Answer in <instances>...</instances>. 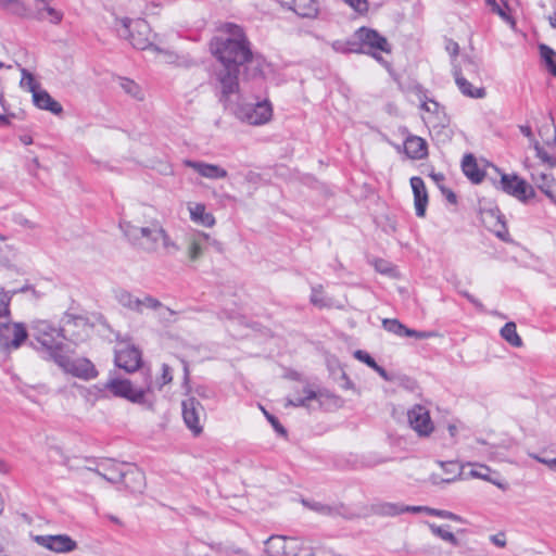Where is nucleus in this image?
<instances>
[{
    "mask_svg": "<svg viewBox=\"0 0 556 556\" xmlns=\"http://www.w3.org/2000/svg\"><path fill=\"white\" fill-rule=\"evenodd\" d=\"M212 54L220 66L215 70L219 100L226 106L231 94L239 92V74L256 78L263 72V59L254 54L243 29L236 24H226L225 33L210 43Z\"/></svg>",
    "mask_w": 556,
    "mask_h": 556,
    "instance_id": "obj_1",
    "label": "nucleus"
},
{
    "mask_svg": "<svg viewBox=\"0 0 556 556\" xmlns=\"http://www.w3.org/2000/svg\"><path fill=\"white\" fill-rule=\"evenodd\" d=\"M61 325V328H55L47 320H37L31 327L36 340L47 350L51 359L54 358L55 352L64 351L65 344L59 341V338L77 343L78 338L74 333H68L70 326L83 327L84 329L88 327L86 318L67 313L62 317Z\"/></svg>",
    "mask_w": 556,
    "mask_h": 556,
    "instance_id": "obj_2",
    "label": "nucleus"
},
{
    "mask_svg": "<svg viewBox=\"0 0 556 556\" xmlns=\"http://www.w3.org/2000/svg\"><path fill=\"white\" fill-rule=\"evenodd\" d=\"M119 227L127 240L136 248L155 253L159 250L163 226L159 220H152L148 226L139 227L129 222L121 223Z\"/></svg>",
    "mask_w": 556,
    "mask_h": 556,
    "instance_id": "obj_3",
    "label": "nucleus"
},
{
    "mask_svg": "<svg viewBox=\"0 0 556 556\" xmlns=\"http://www.w3.org/2000/svg\"><path fill=\"white\" fill-rule=\"evenodd\" d=\"M121 24L122 27L117 29L118 35L128 39L134 48L139 50L151 48L159 53H165L168 59H173V52L163 50L153 43L151 27L144 20H130L125 17L121 20Z\"/></svg>",
    "mask_w": 556,
    "mask_h": 556,
    "instance_id": "obj_4",
    "label": "nucleus"
},
{
    "mask_svg": "<svg viewBox=\"0 0 556 556\" xmlns=\"http://www.w3.org/2000/svg\"><path fill=\"white\" fill-rule=\"evenodd\" d=\"M266 556H315L312 546L281 535H273L265 542Z\"/></svg>",
    "mask_w": 556,
    "mask_h": 556,
    "instance_id": "obj_5",
    "label": "nucleus"
},
{
    "mask_svg": "<svg viewBox=\"0 0 556 556\" xmlns=\"http://www.w3.org/2000/svg\"><path fill=\"white\" fill-rule=\"evenodd\" d=\"M108 389L114 396L123 397L135 404L146 405L152 408L153 404L146 400V394L152 390L151 381L147 383L146 388L136 389L128 379H110L105 383Z\"/></svg>",
    "mask_w": 556,
    "mask_h": 556,
    "instance_id": "obj_6",
    "label": "nucleus"
},
{
    "mask_svg": "<svg viewBox=\"0 0 556 556\" xmlns=\"http://www.w3.org/2000/svg\"><path fill=\"white\" fill-rule=\"evenodd\" d=\"M71 351L65 345L63 352H55L52 359L65 372L81 379H92L97 376L94 365L87 358H72L68 353Z\"/></svg>",
    "mask_w": 556,
    "mask_h": 556,
    "instance_id": "obj_7",
    "label": "nucleus"
},
{
    "mask_svg": "<svg viewBox=\"0 0 556 556\" xmlns=\"http://www.w3.org/2000/svg\"><path fill=\"white\" fill-rule=\"evenodd\" d=\"M236 115L250 125H262L271 118L273 108L267 100L245 103L237 108Z\"/></svg>",
    "mask_w": 556,
    "mask_h": 556,
    "instance_id": "obj_8",
    "label": "nucleus"
},
{
    "mask_svg": "<svg viewBox=\"0 0 556 556\" xmlns=\"http://www.w3.org/2000/svg\"><path fill=\"white\" fill-rule=\"evenodd\" d=\"M356 38H358V40L362 42V48L366 51H369L368 54H370L379 62H382V58L377 53V51L387 53L391 52V46L389 45L387 38L372 28H358L356 30Z\"/></svg>",
    "mask_w": 556,
    "mask_h": 556,
    "instance_id": "obj_9",
    "label": "nucleus"
},
{
    "mask_svg": "<svg viewBox=\"0 0 556 556\" xmlns=\"http://www.w3.org/2000/svg\"><path fill=\"white\" fill-rule=\"evenodd\" d=\"M496 187L522 202L535 195L533 187L517 175L502 174L501 180Z\"/></svg>",
    "mask_w": 556,
    "mask_h": 556,
    "instance_id": "obj_10",
    "label": "nucleus"
},
{
    "mask_svg": "<svg viewBox=\"0 0 556 556\" xmlns=\"http://www.w3.org/2000/svg\"><path fill=\"white\" fill-rule=\"evenodd\" d=\"M463 473V466L457 460H435L429 480L433 484L454 482Z\"/></svg>",
    "mask_w": 556,
    "mask_h": 556,
    "instance_id": "obj_11",
    "label": "nucleus"
},
{
    "mask_svg": "<svg viewBox=\"0 0 556 556\" xmlns=\"http://www.w3.org/2000/svg\"><path fill=\"white\" fill-rule=\"evenodd\" d=\"M182 417L186 426L193 432L199 434L202 432V418L205 417V410L202 404L195 397H189L182 401Z\"/></svg>",
    "mask_w": 556,
    "mask_h": 556,
    "instance_id": "obj_12",
    "label": "nucleus"
},
{
    "mask_svg": "<svg viewBox=\"0 0 556 556\" xmlns=\"http://www.w3.org/2000/svg\"><path fill=\"white\" fill-rule=\"evenodd\" d=\"M34 541L41 547L54 553H70L77 548V542L67 534L35 535Z\"/></svg>",
    "mask_w": 556,
    "mask_h": 556,
    "instance_id": "obj_13",
    "label": "nucleus"
},
{
    "mask_svg": "<svg viewBox=\"0 0 556 556\" xmlns=\"http://www.w3.org/2000/svg\"><path fill=\"white\" fill-rule=\"evenodd\" d=\"M27 330L23 324L4 323L0 325V346L18 349L27 339Z\"/></svg>",
    "mask_w": 556,
    "mask_h": 556,
    "instance_id": "obj_14",
    "label": "nucleus"
},
{
    "mask_svg": "<svg viewBox=\"0 0 556 556\" xmlns=\"http://www.w3.org/2000/svg\"><path fill=\"white\" fill-rule=\"evenodd\" d=\"M407 416L410 427L419 435H429L433 431V424L426 407L419 404L414 405Z\"/></svg>",
    "mask_w": 556,
    "mask_h": 556,
    "instance_id": "obj_15",
    "label": "nucleus"
},
{
    "mask_svg": "<svg viewBox=\"0 0 556 556\" xmlns=\"http://www.w3.org/2000/svg\"><path fill=\"white\" fill-rule=\"evenodd\" d=\"M115 364L127 372L136 371L141 365V353L134 346L119 350L115 354Z\"/></svg>",
    "mask_w": 556,
    "mask_h": 556,
    "instance_id": "obj_16",
    "label": "nucleus"
},
{
    "mask_svg": "<svg viewBox=\"0 0 556 556\" xmlns=\"http://www.w3.org/2000/svg\"><path fill=\"white\" fill-rule=\"evenodd\" d=\"M481 220L498 238L505 239L508 231L504 222V216L501 214L498 208L481 211Z\"/></svg>",
    "mask_w": 556,
    "mask_h": 556,
    "instance_id": "obj_17",
    "label": "nucleus"
},
{
    "mask_svg": "<svg viewBox=\"0 0 556 556\" xmlns=\"http://www.w3.org/2000/svg\"><path fill=\"white\" fill-rule=\"evenodd\" d=\"M410 186L414 193L416 215L418 217H424L426 215L428 204V193L425 182L420 177L415 176L410 178Z\"/></svg>",
    "mask_w": 556,
    "mask_h": 556,
    "instance_id": "obj_18",
    "label": "nucleus"
},
{
    "mask_svg": "<svg viewBox=\"0 0 556 556\" xmlns=\"http://www.w3.org/2000/svg\"><path fill=\"white\" fill-rule=\"evenodd\" d=\"M184 163L187 167L194 169L199 175L208 179L226 178L228 175L225 168L215 164H208L191 160H186Z\"/></svg>",
    "mask_w": 556,
    "mask_h": 556,
    "instance_id": "obj_19",
    "label": "nucleus"
},
{
    "mask_svg": "<svg viewBox=\"0 0 556 556\" xmlns=\"http://www.w3.org/2000/svg\"><path fill=\"white\" fill-rule=\"evenodd\" d=\"M531 179L535 186L553 202L556 204V181L551 174L544 172H533Z\"/></svg>",
    "mask_w": 556,
    "mask_h": 556,
    "instance_id": "obj_20",
    "label": "nucleus"
},
{
    "mask_svg": "<svg viewBox=\"0 0 556 556\" xmlns=\"http://www.w3.org/2000/svg\"><path fill=\"white\" fill-rule=\"evenodd\" d=\"M210 241V235L197 232L189 238L187 254L190 261L195 262L203 255L206 243Z\"/></svg>",
    "mask_w": 556,
    "mask_h": 556,
    "instance_id": "obj_21",
    "label": "nucleus"
},
{
    "mask_svg": "<svg viewBox=\"0 0 556 556\" xmlns=\"http://www.w3.org/2000/svg\"><path fill=\"white\" fill-rule=\"evenodd\" d=\"M404 150L408 157L422 160L427 156V142L417 136H409L404 142Z\"/></svg>",
    "mask_w": 556,
    "mask_h": 556,
    "instance_id": "obj_22",
    "label": "nucleus"
},
{
    "mask_svg": "<svg viewBox=\"0 0 556 556\" xmlns=\"http://www.w3.org/2000/svg\"><path fill=\"white\" fill-rule=\"evenodd\" d=\"M34 104L41 109L50 111L53 114L62 113V105L55 101L46 90L38 89L33 94Z\"/></svg>",
    "mask_w": 556,
    "mask_h": 556,
    "instance_id": "obj_23",
    "label": "nucleus"
},
{
    "mask_svg": "<svg viewBox=\"0 0 556 556\" xmlns=\"http://www.w3.org/2000/svg\"><path fill=\"white\" fill-rule=\"evenodd\" d=\"M469 475L475 478H480V479L486 480V481L493 483L494 485H496L502 491H506L509 488L508 482H506L504 479H502L498 476V473L492 472L490 470V468H488L485 466H480L476 469H471L469 471Z\"/></svg>",
    "mask_w": 556,
    "mask_h": 556,
    "instance_id": "obj_24",
    "label": "nucleus"
},
{
    "mask_svg": "<svg viewBox=\"0 0 556 556\" xmlns=\"http://www.w3.org/2000/svg\"><path fill=\"white\" fill-rule=\"evenodd\" d=\"M462 168L466 177L473 184H479L484 178V173L479 168L472 154H466L464 156Z\"/></svg>",
    "mask_w": 556,
    "mask_h": 556,
    "instance_id": "obj_25",
    "label": "nucleus"
},
{
    "mask_svg": "<svg viewBox=\"0 0 556 556\" xmlns=\"http://www.w3.org/2000/svg\"><path fill=\"white\" fill-rule=\"evenodd\" d=\"M346 462L355 469L372 468L379 464L387 462L384 458H378L375 454H349Z\"/></svg>",
    "mask_w": 556,
    "mask_h": 556,
    "instance_id": "obj_26",
    "label": "nucleus"
},
{
    "mask_svg": "<svg viewBox=\"0 0 556 556\" xmlns=\"http://www.w3.org/2000/svg\"><path fill=\"white\" fill-rule=\"evenodd\" d=\"M454 76L456 85L464 96L475 99H482L485 97V89L483 87H473L465 77L462 76L458 70H455Z\"/></svg>",
    "mask_w": 556,
    "mask_h": 556,
    "instance_id": "obj_27",
    "label": "nucleus"
},
{
    "mask_svg": "<svg viewBox=\"0 0 556 556\" xmlns=\"http://www.w3.org/2000/svg\"><path fill=\"white\" fill-rule=\"evenodd\" d=\"M124 484L132 492H141L144 486V476L138 469H129L126 472H121Z\"/></svg>",
    "mask_w": 556,
    "mask_h": 556,
    "instance_id": "obj_28",
    "label": "nucleus"
},
{
    "mask_svg": "<svg viewBox=\"0 0 556 556\" xmlns=\"http://www.w3.org/2000/svg\"><path fill=\"white\" fill-rule=\"evenodd\" d=\"M190 217L194 223H198L204 227H212L215 224V218L211 213L205 211V205L195 203L189 206Z\"/></svg>",
    "mask_w": 556,
    "mask_h": 556,
    "instance_id": "obj_29",
    "label": "nucleus"
},
{
    "mask_svg": "<svg viewBox=\"0 0 556 556\" xmlns=\"http://www.w3.org/2000/svg\"><path fill=\"white\" fill-rule=\"evenodd\" d=\"M371 511L375 515L382 517H394L403 514V504L390 503V502H378L372 504Z\"/></svg>",
    "mask_w": 556,
    "mask_h": 556,
    "instance_id": "obj_30",
    "label": "nucleus"
},
{
    "mask_svg": "<svg viewBox=\"0 0 556 556\" xmlns=\"http://www.w3.org/2000/svg\"><path fill=\"white\" fill-rule=\"evenodd\" d=\"M117 302L125 308L134 311L136 313H142V303L141 299L134 296L128 291H121L117 294Z\"/></svg>",
    "mask_w": 556,
    "mask_h": 556,
    "instance_id": "obj_31",
    "label": "nucleus"
},
{
    "mask_svg": "<svg viewBox=\"0 0 556 556\" xmlns=\"http://www.w3.org/2000/svg\"><path fill=\"white\" fill-rule=\"evenodd\" d=\"M294 11L303 17H314L318 12L317 0H294Z\"/></svg>",
    "mask_w": 556,
    "mask_h": 556,
    "instance_id": "obj_32",
    "label": "nucleus"
},
{
    "mask_svg": "<svg viewBox=\"0 0 556 556\" xmlns=\"http://www.w3.org/2000/svg\"><path fill=\"white\" fill-rule=\"evenodd\" d=\"M516 324L514 321H508L501 329L502 338L507 341L510 345L515 348H520L522 345V340L517 333Z\"/></svg>",
    "mask_w": 556,
    "mask_h": 556,
    "instance_id": "obj_33",
    "label": "nucleus"
},
{
    "mask_svg": "<svg viewBox=\"0 0 556 556\" xmlns=\"http://www.w3.org/2000/svg\"><path fill=\"white\" fill-rule=\"evenodd\" d=\"M539 49L546 68L551 72L552 75L556 76V52L544 43H541Z\"/></svg>",
    "mask_w": 556,
    "mask_h": 556,
    "instance_id": "obj_34",
    "label": "nucleus"
},
{
    "mask_svg": "<svg viewBox=\"0 0 556 556\" xmlns=\"http://www.w3.org/2000/svg\"><path fill=\"white\" fill-rule=\"evenodd\" d=\"M428 527L431 531V533L440 539H442L445 542H448L450 544L454 546L459 545L458 539L454 535L453 532L447 530L445 527L437 526L435 523H429Z\"/></svg>",
    "mask_w": 556,
    "mask_h": 556,
    "instance_id": "obj_35",
    "label": "nucleus"
},
{
    "mask_svg": "<svg viewBox=\"0 0 556 556\" xmlns=\"http://www.w3.org/2000/svg\"><path fill=\"white\" fill-rule=\"evenodd\" d=\"M119 86L130 97H132L136 100H143V92L141 90V87L136 84L134 80L128 78H119Z\"/></svg>",
    "mask_w": 556,
    "mask_h": 556,
    "instance_id": "obj_36",
    "label": "nucleus"
},
{
    "mask_svg": "<svg viewBox=\"0 0 556 556\" xmlns=\"http://www.w3.org/2000/svg\"><path fill=\"white\" fill-rule=\"evenodd\" d=\"M303 394L304 396H300V397H294V399H287V402L285 404L286 407L288 406H295V407H300V406H304V407H307L308 404L307 402L311 401V400H314V399H317L318 397V394L309 389V388H304L303 390Z\"/></svg>",
    "mask_w": 556,
    "mask_h": 556,
    "instance_id": "obj_37",
    "label": "nucleus"
},
{
    "mask_svg": "<svg viewBox=\"0 0 556 556\" xmlns=\"http://www.w3.org/2000/svg\"><path fill=\"white\" fill-rule=\"evenodd\" d=\"M539 135L547 147L556 146V127L553 124H545L539 128Z\"/></svg>",
    "mask_w": 556,
    "mask_h": 556,
    "instance_id": "obj_38",
    "label": "nucleus"
},
{
    "mask_svg": "<svg viewBox=\"0 0 556 556\" xmlns=\"http://www.w3.org/2000/svg\"><path fill=\"white\" fill-rule=\"evenodd\" d=\"M22 79L20 86L22 89L28 90L33 94L39 89V84L36 81L34 75L26 68H21Z\"/></svg>",
    "mask_w": 556,
    "mask_h": 556,
    "instance_id": "obj_39",
    "label": "nucleus"
},
{
    "mask_svg": "<svg viewBox=\"0 0 556 556\" xmlns=\"http://www.w3.org/2000/svg\"><path fill=\"white\" fill-rule=\"evenodd\" d=\"M535 150L536 157L542 162V164L546 165L549 168L556 167V157L549 154L540 142H534L532 146Z\"/></svg>",
    "mask_w": 556,
    "mask_h": 556,
    "instance_id": "obj_40",
    "label": "nucleus"
},
{
    "mask_svg": "<svg viewBox=\"0 0 556 556\" xmlns=\"http://www.w3.org/2000/svg\"><path fill=\"white\" fill-rule=\"evenodd\" d=\"M7 238L0 235V264H8L15 256L13 245L5 243Z\"/></svg>",
    "mask_w": 556,
    "mask_h": 556,
    "instance_id": "obj_41",
    "label": "nucleus"
},
{
    "mask_svg": "<svg viewBox=\"0 0 556 556\" xmlns=\"http://www.w3.org/2000/svg\"><path fill=\"white\" fill-rule=\"evenodd\" d=\"M372 265L378 273L392 278L396 277V269L390 262L382 258H376L372 262Z\"/></svg>",
    "mask_w": 556,
    "mask_h": 556,
    "instance_id": "obj_42",
    "label": "nucleus"
},
{
    "mask_svg": "<svg viewBox=\"0 0 556 556\" xmlns=\"http://www.w3.org/2000/svg\"><path fill=\"white\" fill-rule=\"evenodd\" d=\"M7 12L20 17L31 16V10L28 9L21 0H13V2H11V5L8 8Z\"/></svg>",
    "mask_w": 556,
    "mask_h": 556,
    "instance_id": "obj_43",
    "label": "nucleus"
},
{
    "mask_svg": "<svg viewBox=\"0 0 556 556\" xmlns=\"http://www.w3.org/2000/svg\"><path fill=\"white\" fill-rule=\"evenodd\" d=\"M16 291H8L5 292L2 288H0V317H8L10 314L9 305L12 299V295L15 294Z\"/></svg>",
    "mask_w": 556,
    "mask_h": 556,
    "instance_id": "obj_44",
    "label": "nucleus"
},
{
    "mask_svg": "<svg viewBox=\"0 0 556 556\" xmlns=\"http://www.w3.org/2000/svg\"><path fill=\"white\" fill-rule=\"evenodd\" d=\"M311 303L319 308L330 306V302L323 295L321 286L312 289Z\"/></svg>",
    "mask_w": 556,
    "mask_h": 556,
    "instance_id": "obj_45",
    "label": "nucleus"
},
{
    "mask_svg": "<svg viewBox=\"0 0 556 556\" xmlns=\"http://www.w3.org/2000/svg\"><path fill=\"white\" fill-rule=\"evenodd\" d=\"M160 242H162V247L165 251V254L167 255H172L179 251V247L176 244L175 241L172 240V238L164 228L160 237Z\"/></svg>",
    "mask_w": 556,
    "mask_h": 556,
    "instance_id": "obj_46",
    "label": "nucleus"
},
{
    "mask_svg": "<svg viewBox=\"0 0 556 556\" xmlns=\"http://www.w3.org/2000/svg\"><path fill=\"white\" fill-rule=\"evenodd\" d=\"M382 325L389 332L397 336H405L407 327L401 324L397 319H383Z\"/></svg>",
    "mask_w": 556,
    "mask_h": 556,
    "instance_id": "obj_47",
    "label": "nucleus"
},
{
    "mask_svg": "<svg viewBox=\"0 0 556 556\" xmlns=\"http://www.w3.org/2000/svg\"><path fill=\"white\" fill-rule=\"evenodd\" d=\"M50 3L48 0H35V10L31 11V16L37 20H46V10Z\"/></svg>",
    "mask_w": 556,
    "mask_h": 556,
    "instance_id": "obj_48",
    "label": "nucleus"
},
{
    "mask_svg": "<svg viewBox=\"0 0 556 556\" xmlns=\"http://www.w3.org/2000/svg\"><path fill=\"white\" fill-rule=\"evenodd\" d=\"M345 46L350 53H369V51L362 48V42L356 38V31L350 39L345 40Z\"/></svg>",
    "mask_w": 556,
    "mask_h": 556,
    "instance_id": "obj_49",
    "label": "nucleus"
},
{
    "mask_svg": "<svg viewBox=\"0 0 556 556\" xmlns=\"http://www.w3.org/2000/svg\"><path fill=\"white\" fill-rule=\"evenodd\" d=\"M173 381L172 368L167 364H163L162 366V376L156 380V384L159 389H162L165 384H168Z\"/></svg>",
    "mask_w": 556,
    "mask_h": 556,
    "instance_id": "obj_50",
    "label": "nucleus"
},
{
    "mask_svg": "<svg viewBox=\"0 0 556 556\" xmlns=\"http://www.w3.org/2000/svg\"><path fill=\"white\" fill-rule=\"evenodd\" d=\"M220 553L226 556H250V554L244 548L236 545H226L220 548Z\"/></svg>",
    "mask_w": 556,
    "mask_h": 556,
    "instance_id": "obj_51",
    "label": "nucleus"
},
{
    "mask_svg": "<svg viewBox=\"0 0 556 556\" xmlns=\"http://www.w3.org/2000/svg\"><path fill=\"white\" fill-rule=\"evenodd\" d=\"M354 357L359 362L365 363L371 369L377 367V362L367 352L363 350H356L354 352Z\"/></svg>",
    "mask_w": 556,
    "mask_h": 556,
    "instance_id": "obj_52",
    "label": "nucleus"
},
{
    "mask_svg": "<svg viewBox=\"0 0 556 556\" xmlns=\"http://www.w3.org/2000/svg\"><path fill=\"white\" fill-rule=\"evenodd\" d=\"M435 336H438V334L433 331H417V330L409 329V328H407L406 332H405V337H414V338L420 339V340L429 339V338H432Z\"/></svg>",
    "mask_w": 556,
    "mask_h": 556,
    "instance_id": "obj_53",
    "label": "nucleus"
},
{
    "mask_svg": "<svg viewBox=\"0 0 556 556\" xmlns=\"http://www.w3.org/2000/svg\"><path fill=\"white\" fill-rule=\"evenodd\" d=\"M141 303H142V308L147 307V308H151V309L155 311V309L163 307V304L157 299H155L151 295H146L143 299H141Z\"/></svg>",
    "mask_w": 556,
    "mask_h": 556,
    "instance_id": "obj_54",
    "label": "nucleus"
},
{
    "mask_svg": "<svg viewBox=\"0 0 556 556\" xmlns=\"http://www.w3.org/2000/svg\"><path fill=\"white\" fill-rule=\"evenodd\" d=\"M62 17L63 14L51 5L46 10V20H49L51 23L58 24L61 22Z\"/></svg>",
    "mask_w": 556,
    "mask_h": 556,
    "instance_id": "obj_55",
    "label": "nucleus"
},
{
    "mask_svg": "<svg viewBox=\"0 0 556 556\" xmlns=\"http://www.w3.org/2000/svg\"><path fill=\"white\" fill-rule=\"evenodd\" d=\"M343 1L359 13L367 12V10H368L367 0H343Z\"/></svg>",
    "mask_w": 556,
    "mask_h": 556,
    "instance_id": "obj_56",
    "label": "nucleus"
},
{
    "mask_svg": "<svg viewBox=\"0 0 556 556\" xmlns=\"http://www.w3.org/2000/svg\"><path fill=\"white\" fill-rule=\"evenodd\" d=\"M312 509L320 513V514H324V515H333V514H338V508H333L331 506H328V505H324L321 503H314L312 506H311Z\"/></svg>",
    "mask_w": 556,
    "mask_h": 556,
    "instance_id": "obj_57",
    "label": "nucleus"
},
{
    "mask_svg": "<svg viewBox=\"0 0 556 556\" xmlns=\"http://www.w3.org/2000/svg\"><path fill=\"white\" fill-rule=\"evenodd\" d=\"M535 459L542 464L548 466L552 470L556 471V457H546L542 454H535Z\"/></svg>",
    "mask_w": 556,
    "mask_h": 556,
    "instance_id": "obj_58",
    "label": "nucleus"
},
{
    "mask_svg": "<svg viewBox=\"0 0 556 556\" xmlns=\"http://www.w3.org/2000/svg\"><path fill=\"white\" fill-rule=\"evenodd\" d=\"M519 130L521 131V134L523 136H526L529 141H530V144L531 147L534 146V142H539L535 138H534V135L532 132V129L529 125H520L519 126Z\"/></svg>",
    "mask_w": 556,
    "mask_h": 556,
    "instance_id": "obj_59",
    "label": "nucleus"
},
{
    "mask_svg": "<svg viewBox=\"0 0 556 556\" xmlns=\"http://www.w3.org/2000/svg\"><path fill=\"white\" fill-rule=\"evenodd\" d=\"M490 541L496 545L497 547H505L506 546V538L505 533L500 532L497 534L491 535Z\"/></svg>",
    "mask_w": 556,
    "mask_h": 556,
    "instance_id": "obj_60",
    "label": "nucleus"
},
{
    "mask_svg": "<svg viewBox=\"0 0 556 556\" xmlns=\"http://www.w3.org/2000/svg\"><path fill=\"white\" fill-rule=\"evenodd\" d=\"M439 518H442V519H448V520H452V521H456V522H463V518L452 511H448V510H441V514H439Z\"/></svg>",
    "mask_w": 556,
    "mask_h": 556,
    "instance_id": "obj_61",
    "label": "nucleus"
},
{
    "mask_svg": "<svg viewBox=\"0 0 556 556\" xmlns=\"http://www.w3.org/2000/svg\"><path fill=\"white\" fill-rule=\"evenodd\" d=\"M445 49L452 56H456L459 52V46L454 40H447Z\"/></svg>",
    "mask_w": 556,
    "mask_h": 556,
    "instance_id": "obj_62",
    "label": "nucleus"
},
{
    "mask_svg": "<svg viewBox=\"0 0 556 556\" xmlns=\"http://www.w3.org/2000/svg\"><path fill=\"white\" fill-rule=\"evenodd\" d=\"M265 415L267 417V419L270 421V424L273 425V427L280 433H285L286 430L285 428L280 425V422L278 421V419L276 417H274L273 415H269L267 412H265Z\"/></svg>",
    "mask_w": 556,
    "mask_h": 556,
    "instance_id": "obj_63",
    "label": "nucleus"
},
{
    "mask_svg": "<svg viewBox=\"0 0 556 556\" xmlns=\"http://www.w3.org/2000/svg\"><path fill=\"white\" fill-rule=\"evenodd\" d=\"M332 48L334 51L337 52H341V53H350L349 50L346 49V46H345V41H342V40H337L332 43Z\"/></svg>",
    "mask_w": 556,
    "mask_h": 556,
    "instance_id": "obj_64",
    "label": "nucleus"
}]
</instances>
